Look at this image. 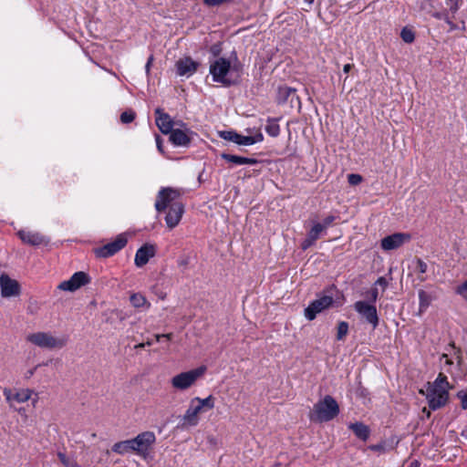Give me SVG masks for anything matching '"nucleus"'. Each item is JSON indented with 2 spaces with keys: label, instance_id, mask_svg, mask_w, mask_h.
Returning a JSON list of instances; mask_svg holds the SVG:
<instances>
[{
  "label": "nucleus",
  "instance_id": "1",
  "mask_svg": "<svg viewBox=\"0 0 467 467\" xmlns=\"http://www.w3.org/2000/svg\"><path fill=\"white\" fill-rule=\"evenodd\" d=\"M451 388L447 377L441 372L439 373L437 379L432 383L429 382L426 387L429 407L435 410L445 406L449 400V389Z\"/></svg>",
  "mask_w": 467,
  "mask_h": 467
},
{
  "label": "nucleus",
  "instance_id": "2",
  "mask_svg": "<svg viewBox=\"0 0 467 467\" xmlns=\"http://www.w3.org/2000/svg\"><path fill=\"white\" fill-rule=\"evenodd\" d=\"M214 408V397L209 395L205 399L195 397L190 400L189 407L182 417L181 428L188 429L197 426L200 421V414L206 410Z\"/></svg>",
  "mask_w": 467,
  "mask_h": 467
},
{
  "label": "nucleus",
  "instance_id": "3",
  "mask_svg": "<svg viewBox=\"0 0 467 467\" xmlns=\"http://www.w3.org/2000/svg\"><path fill=\"white\" fill-rule=\"evenodd\" d=\"M26 340L37 348L55 350L65 348L68 337L66 335H56L50 331H37L28 334Z\"/></svg>",
  "mask_w": 467,
  "mask_h": 467
},
{
  "label": "nucleus",
  "instance_id": "4",
  "mask_svg": "<svg viewBox=\"0 0 467 467\" xmlns=\"http://www.w3.org/2000/svg\"><path fill=\"white\" fill-rule=\"evenodd\" d=\"M338 413L339 406L337 400L332 396L327 395L314 405L310 419L319 422L329 421L336 418Z\"/></svg>",
  "mask_w": 467,
  "mask_h": 467
},
{
  "label": "nucleus",
  "instance_id": "5",
  "mask_svg": "<svg viewBox=\"0 0 467 467\" xmlns=\"http://www.w3.org/2000/svg\"><path fill=\"white\" fill-rule=\"evenodd\" d=\"M206 371L205 366L182 372L171 379V386L177 389H187L192 387Z\"/></svg>",
  "mask_w": 467,
  "mask_h": 467
},
{
  "label": "nucleus",
  "instance_id": "6",
  "mask_svg": "<svg viewBox=\"0 0 467 467\" xmlns=\"http://www.w3.org/2000/svg\"><path fill=\"white\" fill-rule=\"evenodd\" d=\"M131 441L134 447L133 452L146 459L156 441V436L152 431H144L131 439Z\"/></svg>",
  "mask_w": 467,
  "mask_h": 467
},
{
  "label": "nucleus",
  "instance_id": "7",
  "mask_svg": "<svg viewBox=\"0 0 467 467\" xmlns=\"http://www.w3.org/2000/svg\"><path fill=\"white\" fill-rule=\"evenodd\" d=\"M181 192L178 189L173 188H163L161 189L157 196L155 202L156 210L161 213L165 211L167 208H171L174 203H182L179 201Z\"/></svg>",
  "mask_w": 467,
  "mask_h": 467
},
{
  "label": "nucleus",
  "instance_id": "8",
  "mask_svg": "<svg viewBox=\"0 0 467 467\" xmlns=\"http://www.w3.org/2000/svg\"><path fill=\"white\" fill-rule=\"evenodd\" d=\"M231 67L230 62L225 58H219L215 60L210 67V73L213 75V80L222 83L224 86L232 85L226 75Z\"/></svg>",
  "mask_w": 467,
  "mask_h": 467
},
{
  "label": "nucleus",
  "instance_id": "9",
  "mask_svg": "<svg viewBox=\"0 0 467 467\" xmlns=\"http://www.w3.org/2000/svg\"><path fill=\"white\" fill-rule=\"evenodd\" d=\"M89 282L90 277L85 272L80 271L75 273L68 280L61 282L57 287L63 291L74 292Z\"/></svg>",
  "mask_w": 467,
  "mask_h": 467
},
{
  "label": "nucleus",
  "instance_id": "10",
  "mask_svg": "<svg viewBox=\"0 0 467 467\" xmlns=\"http://www.w3.org/2000/svg\"><path fill=\"white\" fill-rule=\"evenodd\" d=\"M355 310L366 319V321L376 327L379 324V317L376 306L365 301H358L354 305Z\"/></svg>",
  "mask_w": 467,
  "mask_h": 467
},
{
  "label": "nucleus",
  "instance_id": "11",
  "mask_svg": "<svg viewBox=\"0 0 467 467\" xmlns=\"http://www.w3.org/2000/svg\"><path fill=\"white\" fill-rule=\"evenodd\" d=\"M411 236L407 233H395L388 235L381 240V248L385 251H390L400 248L404 244L410 242Z\"/></svg>",
  "mask_w": 467,
  "mask_h": 467
},
{
  "label": "nucleus",
  "instance_id": "12",
  "mask_svg": "<svg viewBox=\"0 0 467 467\" xmlns=\"http://www.w3.org/2000/svg\"><path fill=\"white\" fill-rule=\"evenodd\" d=\"M333 298L329 296H324L313 301L306 309L305 316L308 320H313L318 313L329 307L333 304Z\"/></svg>",
  "mask_w": 467,
  "mask_h": 467
},
{
  "label": "nucleus",
  "instance_id": "13",
  "mask_svg": "<svg viewBox=\"0 0 467 467\" xmlns=\"http://www.w3.org/2000/svg\"><path fill=\"white\" fill-rule=\"evenodd\" d=\"M127 244V239L123 235H119L117 239L111 243H109L95 250V254L98 257H109L115 254L117 252L121 250Z\"/></svg>",
  "mask_w": 467,
  "mask_h": 467
},
{
  "label": "nucleus",
  "instance_id": "14",
  "mask_svg": "<svg viewBox=\"0 0 467 467\" xmlns=\"http://www.w3.org/2000/svg\"><path fill=\"white\" fill-rule=\"evenodd\" d=\"M33 390L29 389H21L14 392L10 389H4V395L10 407L14 406V403H24L31 399Z\"/></svg>",
  "mask_w": 467,
  "mask_h": 467
},
{
  "label": "nucleus",
  "instance_id": "15",
  "mask_svg": "<svg viewBox=\"0 0 467 467\" xmlns=\"http://www.w3.org/2000/svg\"><path fill=\"white\" fill-rule=\"evenodd\" d=\"M1 293L4 297L18 296L20 293L17 281L11 279L7 275L0 276Z\"/></svg>",
  "mask_w": 467,
  "mask_h": 467
},
{
  "label": "nucleus",
  "instance_id": "16",
  "mask_svg": "<svg viewBox=\"0 0 467 467\" xmlns=\"http://www.w3.org/2000/svg\"><path fill=\"white\" fill-rule=\"evenodd\" d=\"M183 213L184 206L182 203L172 204V206L169 208V211L165 217L167 226L171 229L177 226L182 217Z\"/></svg>",
  "mask_w": 467,
  "mask_h": 467
},
{
  "label": "nucleus",
  "instance_id": "17",
  "mask_svg": "<svg viewBox=\"0 0 467 467\" xmlns=\"http://www.w3.org/2000/svg\"><path fill=\"white\" fill-rule=\"evenodd\" d=\"M156 114V125L163 134H169L173 129L175 124L171 119V116L164 113L160 108L155 109Z\"/></svg>",
  "mask_w": 467,
  "mask_h": 467
},
{
  "label": "nucleus",
  "instance_id": "18",
  "mask_svg": "<svg viewBox=\"0 0 467 467\" xmlns=\"http://www.w3.org/2000/svg\"><path fill=\"white\" fill-rule=\"evenodd\" d=\"M199 64L191 57H183L176 62L177 74L182 77L192 76L198 67Z\"/></svg>",
  "mask_w": 467,
  "mask_h": 467
},
{
  "label": "nucleus",
  "instance_id": "19",
  "mask_svg": "<svg viewBox=\"0 0 467 467\" xmlns=\"http://www.w3.org/2000/svg\"><path fill=\"white\" fill-rule=\"evenodd\" d=\"M155 246L152 244H146L138 249L135 254V265L138 267L145 265L149 260L155 255Z\"/></svg>",
  "mask_w": 467,
  "mask_h": 467
},
{
  "label": "nucleus",
  "instance_id": "20",
  "mask_svg": "<svg viewBox=\"0 0 467 467\" xmlns=\"http://www.w3.org/2000/svg\"><path fill=\"white\" fill-rule=\"evenodd\" d=\"M18 236L24 243L30 245L47 244L48 243L45 235L36 232L21 230L18 232Z\"/></svg>",
  "mask_w": 467,
  "mask_h": 467
},
{
  "label": "nucleus",
  "instance_id": "21",
  "mask_svg": "<svg viewBox=\"0 0 467 467\" xmlns=\"http://www.w3.org/2000/svg\"><path fill=\"white\" fill-rule=\"evenodd\" d=\"M170 140L176 146H188L191 139L186 131L174 129L170 133Z\"/></svg>",
  "mask_w": 467,
  "mask_h": 467
},
{
  "label": "nucleus",
  "instance_id": "22",
  "mask_svg": "<svg viewBox=\"0 0 467 467\" xmlns=\"http://www.w3.org/2000/svg\"><path fill=\"white\" fill-rule=\"evenodd\" d=\"M348 428L354 432V434L362 441H367L370 434L368 426L362 422L350 423Z\"/></svg>",
  "mask_w": 467,
  "mask_h": 467
},
{
  "label": "nucleus",
  "instance_id": "23",
  "mask_svg": "<svg viewBox=\"0 0 467 467\" xmlns=\"http://www.w3.org/2000/svg\"><path fill=\"white\" fill-rule=\"evenodd\" d=\"M221 157L223 160H225L226 161L232 162L235 165H244V164L254 165V164L257 163V161L255 159H251V158H246V157H242V156L228 154V153H222Z\"/></svg>",
  "mask_w": 467,
  "mask_h": 467
},
{
  "label": "nucleus",
  "instance_id": "24",
  "mask_svg": "<svg viewBox=\"0 0 467 467\" xmlns=\"http://www.w3.org/2000/svg\"><path fill=\"white\" fill-rule=\"evenodd\" d=\"M130 302L135 308L149 309L150 307V303L140 293H132L130 296Z\"/></svg>",
  "mask_w": 467,
  "mask_h": 467
},
{
  "label": "nucleus",
  "instance_id": "25",
  "mask_svg": "<svg viewBox=\"0 0 467 467\" xmlns=\"http://www.w3.org/2000/svg\"><path fill=\"white\" fill-rule=\"evenodd\" d=\"M133 449H134V447L132 445L131 439L116 442L112 446V451L119 454H124L129 451H133Z\"/></svg>",
  "mask_w": 467,
  "mask_h": 467
},
{
  "label": "nucleus",
  "instance_id": "26",
  "mask_svg": "<svg viewBox=\"0 0 467 467\" xmlns=\"http://www.w3.org/2000/svg\"><path fill=\"white\" fill-rule=\"evenodd\" d=\"M57 455L65 467H80L74 454L67 455L64 451H57Z\"/></svg>",
  "mask_w": 467,
  "mask_h": 467
},
{
  "label": "nucleus",
  "instance_id": "27",
  "mask_svg": "<svg viewBox=\"0 0 467 467\" xmlns=\"http://www.w3.org/2000/svg\"><path fill=\"white\" fill-rule=\"evenodd\" d=\"M296 89L289 87H280L278 88L277 99L279 102H285L291 95H294Z\"/></svg>",
  "mask_w": 467,
  "mask_h": 467
},
{
  "label": "nucleus",
  "instance_id": "28",
  "mask_svg": "<svg viewBox=\"0 0 467 467\" xmlns=\"http://www.w3.org/2000/svg\"><path fill=\"white\" fill-rule=\"evenodd\" d=\"M326 230V225H322L321 223H316L311 230L308 232V235L311 239H314L317 241L320 234Z\"/></svg>",
  "mask_w": 467,
  "mask_h": 467
},
{
  "label": "nucleus",
  "instance_id": "29",
  "mask_svg": "<svg viewBox=\"0 0 467 467\" xmlns=\"http://www.w3.org/2000/svg\"><path fill=\"white\" fill-rule=\"evenodd\" d=\"M419 300L420 310L426 309L431 304V296L424 290L419 291Z\"/></svg>",
  "mask_w": 467,
  "mask_h": 467
},
{
  "label": "nucleus",
  "instance_id": "30",
  "mask_svg": "<svg viewBox=\"0 0 467 467\" xmlns=\"http://www.w3.org/2000/svg\"><path fill=\"white\" fill-rule=\"evenodd\" d=\"M265 130L270 136L276 137L280 132V127L275 121L268 120Z\"/></svg>",
  "mask_w": 467,
  "mask_h": 467
},
{
  "label": "nucleus",
  "instance_id": "31",
  "mask_svg": "<svg viewBox=\"0 0 467 467\" xmlns=\"http://www.w3.org/2000/svg\"><path fill=\"white\" fill-rule=\"evenodd\" d=\"M220 137L223 140L233 141L234 143H237L238 139H240V134L236 133L235 131L232 130H223L220 131Z\"/></svg>",
  "mask_w": 467,
  "mask_h": 467
},
{
  "label": "nucleus",
  "instance_id": "32",
  "mask_svg": "<svg viewBox=\"0 0 467 467\" xmlns=\"http://www.w3.org/2000/svg\"><path fill=\"white\" fill-rule=\"evenodd\" d=\"M400 37L405 43L410 44L414 41L415 35L411 29L404 27L400 32Z\"/></svg>",
  "mask_w": 467,
  "mask_h": 467
},
{
  "label": "nucleus",
  "instance_id": "33",
  "mask_svg": "<svg viewBox=\"0 0 467 467\" xmlns=\"http://www.w3.org/2000/svg\"><path fill=\"white\" fill-rule=\"evenodd\" d=\"M348 332V324L345 321H342L337 326V338L338 340L343 339Z\"/></svg>",
  "mask_w": 467,
  "mask_h": 467
},
{
  "label": "nucleus",
  "instance_id": "34",
  "mask_svg": "<svg viewBox=\"0 0 467 467\" xmlns=\"http://www.w3.org/2000/svg\"><path fill=\"white\" fill-rule=\"evenodd\" d=\"M135 119V113L131 110L124 111L120 115V120L123 123H130Z\"/></svg>",
  "mask_w": 467,
  "mask_h": 467
},
{
  "label": "nucleus",
  "instance_id": "35",
  "mask_svg": "<svg viewBox=\"0 0 467 467\" xmlns=\"http://www.w3.org/2000/svg\"><path fill=\"white\" fill-rule=\"evenodd\" d=\"M428 265L420 258L416 259V270L419 274L423 275L427 272Z\"/></svg>",
  "mask_w": 467,
  "mask_h": 467
},
{
  "label": "nucleus",
  "instance_id": "36",
  "mask_svg": "<svg viewBox=\"0 0 467 467\" xmlns=\"http://www.w3.org/2000/svg\"><path fill=\"white\" fill-rule=\"evenodd\" d=\"M456 294L467 300V280L462 285H458L455 289Z\"/></svg>",
  "mask_w": 467,
  "mask_h": 467
},
{
  "label": "nucleus",
  "instance_id": "37",
  "mask_svg": "<svg viewBox=\"0 0 467 467\" xmlns=\"http://www.w3.org/2000/svg\"><path fill=\"white\" fill-rule=\"evenodd\" d=\"M348 181L351 185H358L362 182V176L359 174L351 173L348 174Z\"/></svg>",
  "mask_w": 467,
  "mask_h": 467
},
{
  "label": "nucleus",
  "instance_id": "38",
  "mask_svg": "<svg viewBox=\"0 0 467 467\" xmlns=\"http://www.w3.org/2000/svg\"><path fill=\"white\" fill-rule=\"evenodd\" d=\"M238 145H253L254 144V140L252 139V136H243L240 135V139H238Z\"/></svg>",
  "mask_w": 467,
  "mask_h": 467
},
{
  "label": "nucleus",
  "instance_id": "39",
  "mask_svg": "<svg viewBox=\"0 0 467 467\" xmlns=\"http://www.w3.org/2000/svg\"><path fill=\"white\" fill-rule=\"evenodd\" d=\"M231 0H203L204 5L207 6L213 7V6H219L223 4L228 3Z\"/></svg>",
  "mask_w": 467,
  "mask_h": 467
},
{
  "label": "nucleus",
  "instance_id": "40",
  "mask_svg": "<svg viewBox=\"0 0 467 467\" xmlns=\"http://www.w3.org/2000/svg\"><path fill=\"white\" fill-rule=\"evenodd\" d=\"M446 5L452 14L459 9V0H446Z\"/></svg>",
  "mask_w": 467,
  "mask_h": 467
},
{
  "label": "nucleus",
  "instance_id": "41",
  "mask_svg": "<svg viewBox=\"0 0 467 467\" xmlns=\"http://www.w3.org/2000/svg\"><path fill=\"white\" fill-rule=\"evenodd\" d=\"M458 397L462 400V409L466 410L467 409V389L460 391L458 393Z\"/></svg>",
  "mask_w": 467,
  "mask_h": 467
},
{
  "label": "nucleus",
  "instance_id": "42",
  "mask_svg": "<svg viewBox=\"0 0 467 467\" xmlns=\"http://www.w3.org/2000/svg\"><path fill=\"white\" fill-rule=\"evenodd\" d=\"M316 241L314 239H311L310 236L307 234L306 238L303 241L301 244V247L303 250H306L308 247H310Z\"/></svg>",
  "mask_w": 467,
  "mask_h": 467
},
{
  "label": "nucleus",
  "instance_id": "43",
  "mask_svg": "<svg viewBox=\"0 0 467 467\" xmlns=\"http://www.w3.org/2000/svg\"><path fill=\"white\" fill-rule=\"evenodd\" d=\"M376 285H380L383 288V290H385L386 287L388 286V281L386 280L385 277L381 276L376 281Z\"/></svg>",
  "mask_w": 467,
  "mask_h": 467
},
{
  "label": "nucleus",
  "instance_id": "44",
  "mask_svg": "<svg viewBox=\"0 0 467 467\" xmlns=\"http://www.w3.org/2000/svg\"><path fill=\"white\" fill-rule=\"evenodd\" d=\"M335 217L333 215H329L324 219L322 225H326V229L334 222Z\"/></svg>",
  "mask_w": 467,
  "mask_h": 467
},
{
  "label": "nucleus",
  "instance_id": "45",
  "mask_svg": "<svg viewBox=\"0 0 467 467\" xmlns=\"http://www.w3.org/2000/svg\"><path fill=\"white\" fill-rule=\"evenodd\" d=\"M370 299L373 303H375L378 299L379 292L377 288H372L369 292Z\"/></svg>",
  "mask_w": 467,
  "mask_h": 467
},
{
  "label": "nucleus",
  "instance_id": "46",
  "mask_svg": "<svg viewBox=\"0 0 467 467\" xmlns=\"http://www.w3.org/2000/svg\"><path fill=\"white\" fill-rule=\"evenodd\" d=\"M156 144L160 152H163L162 140L159 135H156Z\"/></svg>",
  "mask_w": 467,
  "mask_h": 467
},
{
  "label": "nucleus",
  "instance_id": "47",
  "mask_svg": "<svg viewBox=\"0 0 467 467\" xmlns=\"http://www.w3.org/2000/svg\"><path fill=\"white\" fill-rule=\"evenodd\" d=\"M252 139L254 140V143H256V142L262 141L264 137H263V135L261 133H258V134H256L254 136H252Z\"/></svg>",
  "mask_w": 467,
  "mask_h": 467
},
{
  "label": "nucleus",
  "instance_id": "48",
  "mask_svg": "<svg viewBox=\"0 0 467 467\" xmlns=\"http://www.w3.org/2000/svg\"><path fill=\"white\" fill-rule=\"evenodd\" d=\"M152 61H153V56H150V57H149V59H148V61H147L146 66H145V68H146L147 73H149V71H150V66H151Z\"/></svg>",
  "mask_w": 467,
  "mask_h": 467
},
{
  "label": "nucleus",
  "instance_id": "49",
  "mask_svg": "<svg viewBox=\"0 0 467 467\" xmlns=\"http://www.w3.org/2000/svg\"><path fill=\"white\" fill-rule=\"evenodd\" d=\"M353 65L351 64H346L343 67V71L345 73H348L350 71V69L352 68Z\"/></svg>",
  "mask_w": 467,
  "mask_h": 467
},
{
  "label": "nucleus",
  "instance_id": "50",
  "mask_svg": "<svg viewBox=\"0 0 467 467\" xmlns=\"http://www.w3.org/2000/svg\"><path fill=\"white\" fill-rule=\"evenodd\" d=\"M441 358H445V363L447 365H451L452 361L448 358L447 354H442Z\"/></svg>",
  "mask_w": 467,
  "mask_h": 467
},
{
  "label": "nucleus",
  "instance_id": "51",
  "mask_svg": "<svg viewBox=\"0 0 467 467\" xmlns=\"http://www.w3.org/2000/svg\"><path fill=\"white\" fill-rule=\"evenodd\" d=\"M36 368H37V366H36V368H34L33 369L28 370V372H27V378H30V377H32V376L34 375V373H35V371H36Z\"/></svg>",
  "mask_w": 467,
  "mask_h": 467
},
{
  "label": "nucleus",
  "instance_id": "52",
  "mask_svg": "<svg viewBox=\"0 0 467 467\" xmlns=\"http://www.w3.org/2000/svg\"><path fill=\"white\" fill-rule=\"evenodd\" d=\"M162 337L167 338V339H171L172 338V334L171 333L162 334Z\"/></svg>",
  "mask_w": 467,
  "mask_h": 467
},
{
  "label": "nucleus",
  "instance_id": "53",
  "mask_svg": "<svg viewBox=\"0 0 467 467\" xmlns=\"http://www.w3.org/2000/svg\"><path fill=\"white\" fill-rule=\"evenodd\" d=\"M145 347H146V344H144V343H140V344L136 345L134 348H145Z\"/></svg>",
  "mask_w": 467,
  "mask_h": 467
},
{
  "label": "nucleus",
  "instance_id": "54",
  "mask_svg": "<svg viewBox=\"0 0 467 467\" xmlns=\"http://www.w3.org/2000/svg\"><path fill=\"white\" fill-rule=\"evenodd\" d=\"M18 413L21 414V415H24L26 413V410L23 409V408H20L17 410Z\"/></svg>",
  "mask_w": 467,
  "mask_h": 467
},
{
  "label": "nucleus",
  "instance_id": "55",
  "mask_svg": "<svg viewBox=\"0 0 467 467\" xmlns=\"http://www.w3.org/2000/svg\"><path fill=\"white\" fill-rule=\"evenodd\" d=\"M155 337H156L157 341H160L161 338H162L163 337H162V334H157V335H155Z\"/></svg>",
  "mask_w": 467,
  "mask_h": 467
},
{
  "label": "nucleus",
  "instance_id": "56",
  "mask_svg": "<svg viewBox=\"0 0 467 467\" xmlns=\"http://www.w3.org/2000/svg\"><path fill=\"white\" fill-rule=\"evenodd\" d=\"M418 278H419L421 282L425 281V277H424L423 275H419V276H418Z\"/></svg>",
  "mask_w": 467,
  "mask_h": 467
},
{
  "label": "nucleus",
  "instance_id": "57",
  "mask_svg": "<svg viewBox=\"0 0 467 467\" xmlns=\"http://www.w3.org/2000/svg\"><path fill=\"white\" fill-rule=\"evenodd\" d=\"M187 265V262L186 261H182L180 262V265Z\"/></svg>",
  "mask_w": 467,
  "mask_h": 467
},
{
  "label": "nucleus",
  "instance_id": "58",
  "mask_svg": "<svg viewBox=\"0 0 467 467\" xmlns=\"http://www.w3.org/2000/svg\"><path fill=\"white\" fill-rule=\"evenodd\" d=\"M144 344H146V346H150V345H151V342H150V341H147V342H145Z\"/></svg>",
  "mask_w": 467,
  "mask_h": 467
},
{
  "label": "nucleus",
  "instance_id": "59",
  "mask_svg": "<svg viewBox=\"0 0 467 467\" xmlns=\"http://www.w3.org/2000/svg\"><path fill=\"white\" fill-rule=\"evenodd\" d=\"M372 449L373 450H378V447L377 446H372Z\"/></svg>",
  "mask_w": 467,
  "mask_h": 467
},
{
  "label": "nucleus",
  "instance_id": "60",
  "mask_svg": "<svg viewBox=\"0 0 467 467\" xmlns=\"http://www.w3.org/2000/svg\"><path fill=\"white\" fill-rule=\"evenodd\" d=\"M37 400H33V405L35 406L36 402Z\"/></svg>",
  "mask_w": 467,
  "mask_h": 467
},
{
  "label": "nucleus",
  "instance_id": "61",
  "mask_svg": "<svg viewBox=\"0 0 467 467\" xmlns=\"http://www.w3.org/2000/svg\"><path fill=\"white\" fill-rule=\"evenodd\" d=\"M308 1H309L310 3H312V2H313V0H308Z\"/></svg>",
  "mask_w": 467,
  "mask_h": 467
}]
</instances>
